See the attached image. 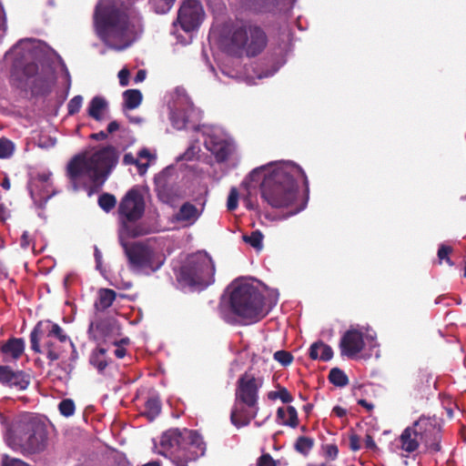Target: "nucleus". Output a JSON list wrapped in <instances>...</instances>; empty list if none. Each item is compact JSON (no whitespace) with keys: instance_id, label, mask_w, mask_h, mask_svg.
I'll use <instances>...</instances> for the list:
<instances>
[{"instance_id":"f257e3e1","label":"nucleus","mask_w":466,"mask_h":466,"mask_svg":"<svg viewBox=\"0 0 466 466\" xmlns=\"http://www.w3.org/2000/svg\"><path fill=\"white\" fill-rule=\"evenodd\" d=\"M262 177L260 185L261 198L272 208H288L293 205L298 198V179L303 178L306 200L296 207L290 215H296L306 207L309 194V180L303 169L291 163L269 164L253 169L249 174L251 181H258Z\"/></svg>"},{"instance_id":"f03ea898","label":"nucleus","mask_w":466,"mask_h":466,"mask_svg":"<svg viewBox=\"0 0 466 466\" xmlns=\"http://www.w3.org/2000/svg\"><path fill=\"white\" fill-rule=\"evenodd\" d=\"M118 152L113 146H106L88 155L86 152L74 156L66 166V176L72 187L77 191L82 178L86 177L92 183L88 194L98 191L107 179L112 169L117 164Z\"/></svg>"},{"instance_id":"7ed1b4c3","label":"nucleus","mask_w":466,"mask_h":466,"mask_svg":"<svg viewBox=\"0 0 466 466\" xmlns=\"http://www.w3.org/2000/svg\"><path fill=\"white\" fill-rule=\"evenodd\" d=\"M94 22L97 35L106 46L118 51L129 46V17L122 1L100 0L96 5Z\"/></svg>"},{"instance_id":"20e7f679","label":"nucleus","mask_w":466,"mask_h":466,"mask_svg":"<svg viewBox=\"0 0 466 466\" xmlns=\"http://www.w3.org/2000/svg\"><path fill=\"white\" fill-rule=\"evenodd\" d=\"M160 453L168 457L176 466H187L189 462L203 456L206 444L195 431L169 429L160 440Z\"/></svg>"},{"instance_id":"39448f33","label":"nucleus","mask_w":466,"mask_h":466,"mask_svg":"<svg viewBox=\"0 0 466 466\" xmlns=\"http://www.w3.org/2000/svg\"><path fill=\"white\" fill-rule=\"evenodd\" d=\"M263 379L245 372L236 385L235 404L231 410L230 420L237 428L248 426L258 411V391Z\"/></svg>"},{"instance_id":"423d86ee","label":"nucleus","mask_w":466,"mask_h":466,"mask_svg":"<svg viewBox=\"0 0 466 466\" xmlns=\"http://www.w3.org/2000/svg\"><path fill=\"white\" fill-rule=\"evenodd\" d=\"M47 440L46 425L32 416L17 420L6 437L8 445L24 454L42 452L47 446Z\"/></svg>"},{"instance_id":"0eeeda50","label":"nucleus","mask_w":466,"mask_h":466,"mask_svg":"<svg viewBox=\"0 0 466 466\" xmlns=\"http://www.w3.org/2000/svg\"><path fill=\"white\" fill-rule=\"evenodd\" d=\"M268 45V35L259 25L246 22L231 28L228 52L237 57H255L261 54Z\"/></svg>"},{"instance_id":"6e6552de","label":"nucleus","mask_w":466,"mask_h":466,"mask_svg":"<svg viewBox=\"0 0 466 466\" xmlns=\"http://www.w3.org/2000/svg\"><path fill=\"white\" fill-rule=\"evenodd\" d=\"M145 199L137 187L130 188L121 198L117 208L120 221L119 236L138 238L149 233L141 223H137L145 213Z\"/></svg>"},{"instance_id":"1a4fd4ad","label":"nucleus","mask_w":466,"mask_h":466,"mask_svg":"<svg viewBox=\"0 0 466 466\" xmlns=\"http://www.w3.org/2000/svg\"><path fill=\"white\" fill-rule=\"evenodd\" d=\"M397 441L398 447L407 453L405 457L416 451L420 443H423L431 453L439 452L441 450L440 430L427 419H420L404 429Z\"/></svg>"},{"instance_id":"9d476101","label":"nucleus","mask_w":466,"mask_h":466,"mask_svg":"<svg viewBox=\"0 0 466 466\" xmlns=\"http://www.w3.org/2000/svg\"><path fill=\"white\" fill-rule=\"evenodd\" d=\"M231 311L241 318L245 324L256 323L266 317L264 297L258 288L248 283L234 287L230 297Z\"/></svg>"},{"instance_id":"9b49d317","label":"nucleus","mask_w":466,"mask_h":466,"mask_svg":"<svg viewBox=\"0 0 466 466\" xmlns=\"http://www.w3.org/2000/svg\"><path fill=\"white\" fill-rule=\"evenodd\" d=\"M215 265L204 252L190 256L181 266L177 279L180 285L202 290L214 282Z\"/></svg>"},{"instance_id":"f8f14e48","label":"nucleus","mask_w":466,"mask_h":466,"mask_svg":"<svg viewBox=\"0 0 466 466\" xmlns=\"http://www.w3.org/2000/svg\"><path fill=\"white\" fill-rule=\"evenodd\" d=\"M124 238L126 237L119 236V241L131 271L148 276L163 266L165 258L154 248L141 241L127 243Z\"/></svg>"},{"instance_id":"ddd939ff","label":"nucleus","mask_w":466,"mask_h":466,"mask_svg":"<svg viewBox=\"0 0 466 466\" xmlns=\"http://www.w3.org/2000/svg\"><path fill=\"white\" fill-rule=\"evenodd\" d=\"M68 345L57 339L42 336L41 323H37L30 333V348L35 353H44L50 363L59 360Z\"/></svg>"},{"instance_id":"4468645a","label":"nucleus","mask_w":466,"mask_h":466,"mask_svg":"<svg viewBox=\"0 0 466 466\" xmlns=\"http://www.w3.org/2000/svg\"><path fill=\"white\" fill-rule=\"evenodd\" d=\"M203 6L198 0H183L177 12V23L185 32L199 27L204 18Z\"/></svg>"},{"instance_id":"2eb2a0df","label":"nucleus","mask_w":466,"mask_h":466,"mask_svg":"<svg viewBox=\"0 0 466 466\" xmlns=\"http://www.w3.org/2000/svg\"><path fill=\"white\" fill-rule=\"evenodd\" d=\"M119 333L120 326L114 318L96 319L88 327L89 337L96 341H111Z\"/></svg>"},{"instance_id":"dca6fc26","label":"nucleus","mask_w":466,"mask_h":466,"mask_svg":"<svg viewBox=\"0 0 466 466\" xmlns=\"http://www.w3.org/2000/svg\"><path fill=\"white\" fill-rule=\"evenodd\" d=\"M365 347L363 334L357 329H349L341 337L339 350L342 356L353 358L363 350Z\"/></svg>"},{"instance_id":"f3484780","label":"nucleus","mask_w":466,"mask_h":466,"mask_svg":"<svg viewBox=\"0 0 466 466\" xmlns=\"http://www.w3.org/2000/svg\"><path fill=\"white\" fill-rule=\"evenodd\" d=\"M0 382L18 390H25L30 384V376L23 370H14L9 366H0Z\"/></svg>"},{"instance_id":"a211bd4d","label":"nucleus","mask_w":466,"mask_h":466,"mask_svg":"<svg viewBox=\"0 0 466 466\" xmlns=\"http://www.w3.org/2000/svg\"><path fill=\"white\" fill-rule=\"evenodd\" d=\"M55 81L56 75L52 66H43L32 82L31 91L34 95H48L52 91Z\"/></svg>"},{"instance_id":"6ab92c4d","label":"nucleus","mask_w":466,"mask_h":466,"mask_svg":"<svg viewBox=\"0 0 466 466\" xmlns=\"http://www.w3.org/2000/svg\"><path fill=\"white\" fill-rule=\"evenodd\" d=\"M52 187L51 182V174L50 173H41L38 174L35 178L32 179V181L29 184V192L30 196L33 198L35 202H41L45 201L46 202L51 197L52 192L51 190H46V193L42 194L40 192H37V188L39 187Z\"/></svg>"},{"instance_id":"aec40b11","label":"nucleus","mask_w":466,"mask_h":466,"mask_svg":"<svg viewBox=\"0 0 466 466\" xmlns=\"http://www.w3.org/2000/svg\"><path fill=\"white\" fill-rule=\"evenodd\" d=\"M203 209H198L194 204L185 202L175 214L174 218L177 222L183 223L184 226L189 227L194 225L200 218Z\"/></svg>"},{"instance_id":"412c9836","label":"nucleus","mask_w":466,"mask_h":466,"mask_svg":"<svg viewBox=\"0 0 466 466\" xmlns=\"http://www.w3.org/2000/svg\"><path fill=\"white\" fill-rule=\"evenodd\" d=\"M432 376L425 370L419 371L411 380V390L415 398H422L431 387Z\"/></svg>"},{"instance_id":"4be33fe9","label":"nucleus","mask_w":466,"mask_h":466,"mask_svg":"<svg viewBox=\"0 0 466 466\" xmlns=\"http://www.w3.org/2000/svg\"><path fill=\"white\" fill-rule=\"evenodd\" d=\"M1 352L13 360H17L24 353L25 340L22 338H10L1 347Z\"/></svg>"},{"instance_id":"5701e85b","label":"nucleus","mask_w":466,"mask_h":466,"mask_svg":"<svg viewBox=\"0 0 466 466\" xmlns=\"http://www.w3.org/2000/svg\"><path fill=\"white\" fill-rule=\"evenodd\" d=\"M116 299V292L111 289H100L94 303L96 311L103 312L110 308Z\"/></svg>"},{"instance_id":"b1692460","label":"nucleus","mask_w":466,"mask_h":466,"mask_svg":"<svg viewBox=\"0 0 466 466\" xmlns=\"http://www.w3.org/2000/svg\"><path fill=\"white\" fill-rule=\"evenodd\" d=\"M309 355L311 360L329 361L333 357V350L329 345L319 340L310 346Z\"/></svg>"},{"instance_id":"393cba45","label":"nucleus","mask_w":466,"mask_h":466,"mask_svg":"<svg viewBox=\"0 0 466 466\" xmlns=\"http://www.w3.org/2000/svg\"><path fill=\"white\" fill-rule=\"evenodd\" d=\"M157 192L159 199L166 204H171L179 196L177 187L167 182L158 183Z\"/></svg>"},{"instance_id":"a878e982","label":"nucleus","mask_w":466,"mask_h":466,"mask_svg":"<svg viewBox=\"0 0 466 466\" xmlns=\"http://www.w3.org/2000/svg\"><path fill=\"white\" fill-rule=\"evenodd\" d=\"M277 420L281 424L291 428H296L299 425L298 412L293 406H288L286 409L279 407L277 410Z\"/></svg>"},{"instance_id":"bb28decb","label":"nucleus","mask_w":466,"mask_h":466,"mask_svg":"<svg viewBox=\"0 0 466 466\" xmlns=\"http://www.w3.org/2000/svg\"><path fill=\"white\" fill-rule=\"evenodd\" d=\"M106 352L107 350L105 348H96L92 350L89 357V363L100 373L106 370L109 363Z\"/></svg>"},{"instance_id":"cd10ccee","label":"nucleus","mask_w":466,"mask_h":466,"mask_svg":"<svg viewBox=\"0 0 466 466\" xmlns=\"http://www.w3.org/2000/svg\"><path fill=\"white\" fill-rule=\"evenodd\" d=\"M107 103L101 96H95L89 103L88 116L96 121H101L103 116L102 113L106 108Z\"/></svg>"},{"instance_id":"c85d7f7f","label":"nucleus","mask_w":466,"mask_h":466,"mask_svg":"<svg viewBox=\"0 0 466 466\" xmlns=\"http://www.w3.org/2000/svg\"><path fill=\"white\" fill-rule=\"evenodd\" d=\"M124 107L127 109H135L142 102V93L138 89H127L123 93Z\"/></svg>"},{"instance_id":"c756f323","label":"nucleus","mask_w":466,"mask_h":466,"mask_svg":"<svg viewBox=\"0 0 466 466\" xmlns=\"http://www.w3.org/2000/svg\"><path fill=\"white\" fill-rule=\"evenodd\" d=\"M42 336L57 339L60 342L67 343L68 346L74 348V344L71 341L70 338L66 334L64 329L56 323H52L50 329L46 331V334L42 331Z\"/></svg>"},{"instance_id":"7c9ffc66","label":"nucleus","mask_w":466,"mask_h":466,"mask_svg":"<svg viewBox=\"0 0 466 466\" xmlns=\"http://www.w3.org/2000/svg\"><path fill=\"white\" fill-rule=\"evenodd\" d=\"M161 411V401L158 397H151L145 403V415L150 421L154 420Z\"/></svg>"},{"instance_id":"2f4dec72","label":"nucleus","mask_w":466,"mask_h":466,"mask_svg":"<svg viewBox=\"0 0 466 466\" xmlns=\"http://www.w3.org/2000/svg\"><path fill=\"white\" fill-rule=\"evenodd\" d=\"M315 441L312 438L299 436L294 443V450L303 456H308L313 449Z\"/></svg>"},{"instance_id":"473e14b6","label":"nucleus","mask_w":466,"mask_h":466,"mask_svg":"<svg viewBox=\"0 0 466 466\" xmlns=\"http://www.w3.org/2000/svg\"><path fill=\"white\" fill-rule=\"evenodd\" d=\"M328 379L331 384L337 387L342 388L349 384V378L346 373L337 367L330 370Z\"/></svg>"},{"instance_id":"72a5a7b5","label":"nucleus","mask_w":466,"mask_h":466,"mask_svg":"<svg viewBox=\"0 0 466 466\" xmlns=\"http://www.w3.org/2000/svg\"><path fill=\"white\" fill-rule=\"evenodd\" d=\"M176 0H148L149 7L159 15L167 14L173 7Z\"/></svg>"},{"instance_id":"f704fd0d","label":"nucleus","mask_w":466,"mask_h":466,"mask_svg":"<svg viewBox=\"0 0 466 466\" xmlns=\"http://www.w3.org/2000/svg\"><path fill=\"white\" fill-rule=\"evenodd\" d=\"M15 150V146L13 141L6 137H0V158H10Z\"/></svg>"},{"instance_id":"c9c22d12","label":"nucleus","mask_w":466,"mask_h":466,"mask_svg":"<svg viewBox=\"0 0 466 466\" xmlns=\"http://www.w3.org/2000/svg\"><path fill=\"white\" fill-rule=\"evenodd\" d=\"M99 207L106 212H110L116 205V198L110 193H103L98 198Z\"/></svg>"},{"instance_id":"e433bc0d","label":"nucleus","mask_w":466,"mask_h":466,"mask_svg":"<svg viewBox=\"0 0 466 466\" xmlns=\"http://www.w3.org/2000/svg\"><path fill=\"white\" fill-rule=\"evenodd\" d=\"M243 240L254 248L260 250L263 247V234L259 230L252 231L250 235H243Z\"/></svg>"},{"instance_id":"4c0bfd02","label":"nucleus","mask_w":466,"mask_h":466,"mask_svg":"<svg viewBox=\"0 0 466 466\" xmlns=\"http://www.w3.org/2000/svg\"><path fill=\"white\" fill-rule=\"evenodd\" d=\"M206 147L215 156L218 162H224L228 157L229 150L225 143L218 145V149H216L215 147H210L208 143H206Z\"/></svg>"},{"instance_id":"58836bf2","label":"nucleus","mask_w":466,"mask_h":466,"mask_svg":"<svg viewBox=\"0 0 466 466\" xmlns=\"http://www.w3.org/2000/svg\"><path fill=\"white\" fill-rule=\"evenodd\" d=\"M58 410L64 417H70L75 413L76 405L73 400L64 399L58 404Z\"/></svg>"},{"instance_id":"ea45409f","label":"nucleus","mask_w":466,"mask_h":466,"mask_svg":"<svg viewBox=\"0 0 466 466\" xmlns=\"http://www.w3.org/2000/svg\"><path fill=\"white\" fill-rule=\"evenodd\" d=\"M452 251H453L452 247L445 245V244H441L439 247L438 253H437L440 263H441L442 260H445L449 266H453L454 263L450 258V254H451Z\"/></svg>"},{"instance_id":"a19ab883","label":"nucleus","mask_w":466,"mask_h":466,"mask_svg":"<svg viewBox=\"0 0 466 466\" xmlns=\"http://www.w3.org/2000/svg\"><path fill=\"white\" fill-rule=\"evenodd\" d=\"M23 76L25 80H29L30 78H34L38 75L39 67L38 65L35 62L26 63L22 68Z\"/></svg>"},{"instance_id":"79ce46f5","label":"nucleus","mask_w":466,"mask_h":466,"mask_svg":"<svg viewBox=\"0 0 466 466\" xmlns=\"http://www.w3.org/2000/svg\"><path fill=\"white\" fill-rule=\"evenodd\" d=\"M274 360L280 363L282 366H289L292 363L293 355L287 350H278L274 353Z\"/></svg>"},{"instance_id":"37998d69","label":"nucleus","mask_w":466,"mask_h":466,"mask_svg":"<svg viewBox=\"0 0 466 466\" xmlns=\"http://www.w3.org/2000/svg\"><path fill=\"white\" fill-rule=\"evenodd\" d=\"M83 103V97L80 95L75 96L67 104L68 115L73 116L79 112Z\"/></svg>"},{"instance_id":"c03bdc74","label":"nucleus","mask_w":466,"mask_h":466,"mask_svg":"<svg viewBox=\"0 0 466 466\" xmlns=\"http://www.w3.org/2000/svg\"><path fill=\"white\" fill-rule=\"evenodd\" d=\"M238 192L236 187H232L228 197L227 208L229 211H233L238 208Z\"/></svg>"},{"instance_id":"a18cd8bd","label":"nucleus","mask_w":466,"mask_h":466,"mask_svg":"<svg viewBox=\"0 0 466 466\" xmlns=\"http://www.w3.org/2000/svg\"><path fill=\"white\" fill-rule=\"evenodd\" d=\"M123 162H124V164H126V165H137V166L139 167V169L144 168V170H146V169H147V167H148V164L140 165V164L138 163V160H137V159H136V158L133 157V155H132V154H130V153H127V154H126V155L124 156V157H123ZM140 172L142 173L143 171H142V170H140Z\"/></svg>"},{"instance_id":"49530a36","label":"nucleus","mask_w":466,"mask_h":466,"mask_svg":"<svg viewBox=\"0 0 466 466\" xmlns=\"http://www.w3.org/2000/svg\"><path fill=\"white\" fill-rule=\"evenodd\" d=\"M325 456L330 458L331 460H335L339 453V449L336 444H327L323 446Z\"/></svg>"},{"instance_id":"de8ad7c7","label":"nucleus","mask_w":466,"mask_h":466,"mask_svg":"<svg viewBox=\"0 0 466 466\" xmlns=\"http://www.w3.org/2000/svg\"><path fill=\"white\" fill-rule=\"evenodd\" d=\"M257 466H277V463L270 454L265 453L258 458Z\"/></svg>"},{"instance_id":"09e8293b","label":"nucleus","mask_w":466,"mask_h":466,"mask_svg":"<svg viewBox=\"0 0 466 466\" xmlns=\"http://www.w3.org/2000/svg\"><path fill=\"white\" fill-rule=\"evenodd\" d=\"M279 399L283 403H290L293 401V397L285 387L279 388Z\"/></svg>"},{"instance_id":"8fccbe9b","label":"nucleus","mask_w":466,"mask_h":466,"mask_svg":"<svg viewBox=\"0 0 466 466\" xmlns=\"http://www.w3.org/2000/svg\"><path fill=\"white\" fill-rule=\"evenodd\" d=\"M129 71L127 68H123L118 73L119 84L122 86H127L129 84Z\"/></svg>"},{"instance_id":"3c124183","label":"nucleus","mask_w":466,"mask_h":466,"mask_svg":"<svg viewBox=\"0 0 466 466\" xmlns=\"http://www.w3.org/2000/svg\"><path fill=\"white\" fill-rule=\"evenodd\" d=\"M350 448L353 451H357L360 449V439L357 434L350 436Z\"/></svg>"},{"instance_id":"603ef678","label":"nucleus","mask_w":466,"mask_h":466,"mask_svg":"<svg viewBox=\"0 0 466 466\" xmlns=\"http://www.w3.org/2000/svg\"><path fill=\"white\" fill-rule=\"evenodd\" d=\"M364 443H365V447L369 450L375 451L378 449L375 441L373 440L372 436L370 434L366 435Z\"/></svg>"},{"instance_id":"864d4df0","label":"nucleus","mask_w":466,"mask_h":466,"mask_svg":"<svg viewBox=\"0 0 466 466\" xmlns=\"http://www.w3.org/2000/svg\"><path fill=\"white\" fill-rule=\"evenodd\" d=\"M2 466H29V465L19 459H12L8 461H5Z\"/></svg>"},{"instance_id":"5fc2aeb1","label":"nucleus","mask_w":466,"mask_h":466,"mask_svg":"<svg viewBox=\"0 0 466 466\" xmlns=\"http://www.w3.org/2000/svg\"><path fill=\"white\" fill-rule=\"evenodd\" d=\"M107 137L108 135L106 132L100 131L98 133H92L89 137L93 140H105Z\"/></svg>"},{"instance_id":"6e6d98bb","label":"nucleus","mask_w":466,"mask_h":466,"mask_svg":"<svg viewBox=\"0 0 466 466\" xmlns=\"http://www.w3.org/2000/svg\"><path fill=\"white\" fill-rule=\"evenodd\" d=\"M119 127H120V126L117 121H116V120L111 121L108 124L107 128H106L107 135L117 131L119 129Z\"/></svg>"},{"instance_id":"4d7b16f0","label":"nucleus","mask_w":466,"mask_h":466,"mask_svg":"<svg viewBox=\"0 0 466 466\" xmlns=\"http://www.w3.org/2000/svg\"><path fill=\"white\" fill-rule=\"evenodd\" d=\"M146 76H147V72H146V70H144V69H140V70H138V71L137 72V75H136V76H135V78H134V81H135L136 83H140V82H142V81H144V80H145Z\"/></svg>"},{"instance_id":"13d9d810","label":"nucleus","mask_w":466,"mask_h":466,"mask_svg":"<svg viewBox=\"0 0 466 466\" xmlns=\"http://www.w3.org/2000/svg\"><path fill=\"white\" fill-rule=\"evenodd\" d=\"M332 412L339 418H342L347 414L346 410L340 406H335L332 410Z\"/></svg>"},{"instance_id":"bf43d9fd","label":"nucleus","mask_w":466,"mask_h":466,"mask_svg":"<svg viewBox=\"0 0 466 466\" xmlns=\"http://www.w3.org/2000/svg\"><path fill=\"white\" fill-rule=\"evenodd\" d=\"M94 257L96 259V268H100L101 264H102V254L96 247L95 248Z\"/></svg>"},{"instance_id":"052dcab7","label":"nucleus","mask_w":466,"mask_h":466,"mask_svg":"<svg viewBox=\"0 0 466 466\" xmlns=\"http://www.w3.org/2000/svg\"><path fill=\"white\" fill-rule=\"evenodd\" d=\"M117 348L115 350L114 353L115 356L118 359H122L127 354V350L123 348L122 346H116Z\"/></svg>"},{"instance_id":"680f3d73","label":"nucleus","mask_w":466,"mask_h":466,"mask_svg":"<svg viewBox=\"0 0 466 466\" xmlns=\"http://www.w3.org/2000/svg\"><path fill=\"white\" fill-rule=\"evenodd\" d=\"M358 404L360 405L361 407L365 408L368 410H371L374 408V405L372 403L368 402L364 399L359 400Z\"/></svg>"},{"instance_id":"e2e57ef3","label":"nucleus","mask_w":466,"mask_h":466,"mask_svg":"<svg viewBox=\"0 0 466 466\" xmlns=\"http://www.w3.org/2000/svg\"><path fill=\"white\" fill-rule=\"evenodd\" d=\"M193 156V147H189L181 157V159L191 160Z\"/></svg>"},{"instance_id":"0e129e2a","label":"nucleus","mask_w":466,"mask_h":466,"mask_svg":"<svg viewBox=\"0 0 466 466\" xmlns=\"http://www.w3.org/2000/svg\"><path fill=\"white\" fill-rule=\"evenodd\" d=\"M1 29H5V15H4V11L2 9V7L0 6V30Z\"/></svg>"},{"instance_id":"69168bd1","label":"nucleus","mask_w":466,"mask_h":466,"mask_svg":"<svg viewBox=\"0 0 466 466\" xmlns=\"http://www.w3.org/2000/svg\"><path fill=\"white\" fill-rule=\"evenodd\" d=\"M1 187L5 189V190H9L10 189V187H11V183H10V180L8 177H5L2 182H1Z\"/></svg>"},{"instance_id":"338daca9","label":"nucleus","mask_w":466,"mask_h":466,"mask_svg":"<svg viewBox=\"0 0 466 466\" xmlns=\"http://www.w3.org/2000/svg\"><path fill=\"white\" fill-rule=\"evenodd\" d=\"M138 157L147 158L150 157V152L147 148H143L139 151Z\"/></svg>"},{"instance_id":"774afa93","label":"nucleus","mask_w":466,"mask_h":466,"mask_svg":"<svg viewBox=\"0 0 466 466\" xmlns=\"http://www.w3.org/2000/svg\"><path fill=\"white\" fill-rule=\"evenodd\" d=\"M268 398L269 400H276V399H279V390H276V391H269V392L268 393Z\"/></svg>"}]
</instances>
